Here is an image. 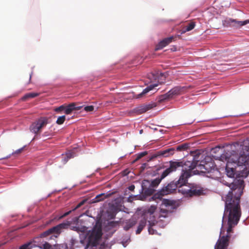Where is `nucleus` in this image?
Listing matches in <instances>:
<instances>
[{
    "label": "nucleus",
    "instance_id": "obj_15",
    "mask_svg": "<svg viewBox=\"0 0 249 249\" xmlns=\"http://www.w3.org/2000/svg\"><path fill=\"white\" fill-rule=\"evenodd\" d=\"M173 37L172 36L166 38L161 41L157 46L155 50H158L162 49L172 42Z\"/></svg>",
    "mask_w": 249,
    "mask_h": 249
},
{
    "label": "nucleus",
    "instance_id": "obj_7",
    "mask_svg": "<svg viewBox=\"0 0 249 249\" xmlns=\"http://www.w3.org/2000/svg\"><path fill=\"white\" fill-rule=\"evenodd\" d=\"M163 83H164L163 81L158 79L157 83L150 85L149 86L144 89L141 93L136 95L135 97L136 98H140L142 97L143 95L146 94L149 91L152 90L155 87H157L159 84H161Z\"/></svg>",
    "mask_w": 249,
    "mask_h": 249
},
{
    "label": "nucleus",
    "instance_id": "obj_4",
    "mask_svg": "<svg viewBox=\"0 0 249 249\" xmlns=\"http://www.w3.org/2000/svg\"><path fill=\"white\" fill-rule=\"evenodd\" d=\"M47 123L48 120L46 118H41L31 125L30 130L33 133L37 134Z\"/></svg>",
    "mask_w": 249,
    "mask_h": 249
},
{
    "label": "nucleus",
    "instance_id": "obj_31",
    "mask_svg": "<svg viewBox=\"0 0 249 249\" xmlns=\"http://www.w3.org/2000/svg\"><path fill=\"white\" fill-rule=\"evenodd\" d=\"M146 154H147V153L146 152H142L139 154L138 158V159L141 158L143 157L144 156H145Z\"/></svg>",
    "mask_w": 249,
    "mask_h": 249
},
{
    "label": "nucleus",
    "instance_id": "obj_11",
    "mask_svg": "<svg viewBox=\"0 0 249 249\" xmlns=\"http://www.w3.org/2000/svg\"><path fill=\"white\" fill-rule=\"evenodd\" d=\"M191 176L192 174L190 170L183 171L178 179V183L180 184V185H184L187 181L188 178L190 177Z\"/></svg>",
    "mask_w": 249,
    "mask_h": 249
},
{
    "label": "nucleus",
    "instance_id": "obj_3",
    "mask_svg": "<svg viewBox=\"0 0 249 249\" xmlns=\"http://www.w3.org/2000/svg\"><path fill=\"white\" fill-rule=\"evenodd\" d=\"M177 207L176 202L170 200L163 199L161 200V204L160 207V211L158 214L156 213V207L155 205H151L146 208L145 211V215L148 219V215L149 218L148 222L150 225L148 228V232L150 234H158L157 231L152 228V226L154 225L156 222V218L157 217L165 218L169 216L173 210Z\"/></svg>",
    "mask_w": 249,
    "mask_h": 249
},
{
    "label": "nucleus",
    "instance_id": "obj_34",
    "mask_svg": "<svg viewBox=\"0 0 249 249\" xmlns=\"http://www.w3.org/2000/svg\"><path fill=\"white\" fill-rule=\"evenodd\" d=\"M134 224V223H131L129 226H125L124 229L125 230H128L130 227H132Z\"/></svg>",
    "mask_w": 249,
    "mask_h": 249
},
{
    "label": "nucleus",
    "instance_id": "obj_32",
    "mask_svg": "<svg viewBox=\"0 0 249 249\" xmlns=\"http://www.w3.org/2000/svg\"><path fill=\"white\" fill-rule=\"evenodd\" d=\"M77 242V241L76 240H75L74 239H71V247L74 246L75 244Z\"/></svg>",
    "mask_w": 249,
    "mask_h": 249
},
{
    "label": "nucleus",
    "instance_id": "obj_2",
    "mask_svg": "<svg viewBox=\"0 0 249 249\" xmlns=\"http://www.w3.org/2000/svg\"><path fill=\"white\" fill-rule=\"evenodd\" d=\"M73 230L79 233L80 242L86 245V248L97 247L100 244L99 249H110V246L106 241L101 242L102 229L100 227L95 226L92 231H88V228L84 226H77L73 227Z\"/></svg>",
    "mask_w": 249,
    "mask_h": 249
},
{
    "label": "nucleus",
    "instance_id": "obj_18",
    "mask_svg": "<svg viewBox=\"0 0 249 249\" xmlns=\"http://www.w3.org/2000/svg\"><path fill=\"white\" fill-rule=\"evenodd\" d=\"M75 156V153L74 150L71 151H69V152L67 153L66 154V157L67 158H66L65 157L64 158V162L65 163L68 161V160L69 159L74 157Z\"/></svg>",
    "mask_w": 249,
    "mask_h": 249
},
{
    "label": "nucleus",
    "instance_id": "obj_8",
    "mask_svg": "<svg viewBox=\"0 0 249 249\" xmlns=\"http://www.w3.org/2000/svg\"><path fill=\"white\" fill-rule=\"evenodd\" d=\"M184 89V87H176L166 93L165 96L166 98H172L174 96L179 95L182 93Z\"/></svg>",
    "mask_w": 249,
    "mask_h": 249
},
{
    "label": "nucleus",
    "instance_id": "obj_35",
    "mask_svg": "<svg viewBox=\"0 0 249 249\" xmlns=\"http://www.w3.org/2000/svg\"><path fill=\"white\" fill-rule=\"evenodd\" d=\"M134 189V185H131V186L129 187V189L130 190H133Z\"/></svg>",
    "mask_w": 249,
    "mask_h": 249
},
{
    "label": "nucleus",
    "instance_id": "obj_39",
    "mask_svg": "<svg viewBox=\"0 0 249 249\" xmlns=\"http://www.w3.org/2000/svg\"><path fill=\"white\" fill-rule=\"evenodd\" d=\"M164 77L163 76V75H160V78H164Z\"/></svg>",
    "mask_w": 249,
    "mask_h": 249
},
{
    "label": "nucleus",
    "instance_id": "obj_38",
    "mask_svg": "<svg viewBox=\"0 0 249 249\" xmlns=\"http://www.w3.org/2000/svg\"><path fill=\"white\" fill-rule=\"evenodd\" d=\"M10 156H11V155H9L7 156L6 157L4 158V159H8V158H10Z\"/></svg>",
    "mask_w": 249,
    "mask_h": 249
},
{
    "label": "nucleus",
    "instance_id": "obj_26",
    "mask_svg": "<svg viewBox=\"0 0 249 249\" xmlns=\"http://www.w3.org/2000/svg\"><path fill=\"white\" fill-rule=\"evenodd\" d=\"M84 109L86 111H91L94 109V107L93 106H88L85 107Z\"/></svg>",
    "mask_w": 249,
    "mask_h": 249
},
{
    "label": "nucleus",
    "instance_id": "obj_1",
    "mask_svg": "<svg viewBox=\"0 0 249 249\" xmlns=\"http://www.w3.org/2000/svg\"><path fill=\"white\" fill-rule=\"evenodd\" d=\"M220 160L226 162L225 170L227 176L233 178L236 175V179L232 183H224L230 188V190L226 196H222L225 204L220 235L225 230L224 223L227 220L228 227L226 235L220 236L214 247V249H227L230 232L237 224L241 216L239 202L244 187L243 178L249 174V147L243 146L239 156L235 152L230 154L226 153L220 156Z\"/></svg>",
    "mask_w": 249,
    "mask_h": 249
},
{
    "label": "nucleus",
    "instance_id": "obj_23",
    "mask_svg": "<svg viewBox=\"0 0 249 249\" xmlns=\"http://www.w3.org/2000/svg\"><path fill=\"white\" fill-rule=\"evenodd\" d=\"M195 24L194 22L189 23L186 27L184 30V32L190 31L195 27Z\"/></svg>",
    "mask_w": 249,
    "mask_h": 249
},
{
    "label": "nucleus",
    "instance_id": "obj_21",
    "mask_svg": "<svg viewBox=\"0 0 249 249\" xmlns=\"http://www.w3.org/2000/svg\"><path fill=\"white\" fill-rule=\"evenodd\" d=\"M163 178H162V175L161 176V178H157L153 180L152 182H151V185L152 187H155L157 185H158L160 182L161 181V179H162Z\"/></svg>",
    "mask_w": 249,
    "mask_h": 249
},
{
    "label": "nucleus",
    "instance_id": "obj_22",
    "mask_svg": "<svg viewBox=\"0 0 249 249\" xmlns=\"http://www.w3.org/2000/svg\"><path fill=\"white\" fill-rule=\"evenodd\" d=\"M65 119H66V117L65 115H62L61 116H59L57 118L56 123L58 124H61L64 122Z\"/></svg>",
    "mask_w": 249,
    "mask_h": 249
},
{
    "label": "nucleus",
    "instance_id": "obj_37",
    "mask_svg": "<svg viewBox=\"0 0 249 249\" xmlns=\"http://www.w3.org/2000/svg\"><path fill=\"white\" fill-rule=\"evenodd\" d=\"M102 195H103V194H100L99 195H98L97 196H96V198H98V197H100L101 196H102Z\"/></svg>",
    "mask_w": 249,
    "mask_h": 249
},
{
    "label": "nucleus",
    "instance_id": "obj_6",
    "mask_svg": "<svg viewBox=\"0 0 249 249\" xmlns=\"http://www.w3.org/2000/svg\"><path fill=\"white\" fill-rule=\"evenodd\" d=\"M225 22H227V24H228L229 26L238 28L249 23V19H247L244 21H238L235 19L229 18L225 20Z\"/></svg>",
    "mask_w": 249,
    "mask_h": 249
},
{
    "label": "nucleus",
    "instance_id": "obj_30",
    "mask_svg": "<svg viewBox=\"0 0 249 249\" xmlns=\"http://www.w3.org/2000/svg\"><path fill=\"white\" fill-rule=\"evenodd\" d=\"M24 147L25 146H23V147L17 150L14 152H13L12 154L13 155V154H18V153H20L23 150Z\"/></svg>",
    "mask_w": 249,
    "mask_h": 249
},
{
    "label": "nucleus",
    "instance_id": "obj_36",
    "mask_svg": "<svg viewBox=\"0 0 249 249\" xmlns=\"http://www.w3.org/2000/svg\"><path fill=\"white\" fill-rule=\"evenodd\" d=\"M83 203H84L83 202H81L80 203H79V204H78V205L77 206V208L79 207L81 205H82L83 204Z\"/></svg>",
    "mask_w": 249,
    "mask_h": 249
},
{
    "label": "nucleus",
    "instance_id": "obj_20",
    "mask_svg": "<svg viewBox=\"0 0 249 249\" xmlns=\"http://www.w3.org/2000/svg\"><path fill=\"white\" fill-rule=\"evenodd\" d=\"M35 245H33L31 243L24 244L22 245L19 249H31L33 247H35Z\"/></svg>",
    "mask_w": 249,
    "mask_h": 249
},
{
    "label": "nucleus",
    "instance_id": "obj_33",
    "mask_svg": "<svg viewBox=\"0 0 249 249\" xmlns=\"http://www.w3.org/2000/svg\"><path fill=\"white\" fill-rule=\"evenodd\" d=\"M70 213H71V211H69V212H67V213H65L63 215H61V216H59V217L58 218V219H61V218H63V217H65V216H67V215H68Z\"/></svg>",
    "mask_w": 249,
    "mask_h": 249
},
{
    "label": "nucleus",
    "instance_id": "obj_9",
    "mask_svg": "<svg viewBox=\"0 0 249 249\" xmlns=\"http://www.w3.org/2000/svg\"><path fill=\"white\" fill-rule=\"evenodd\" d=\"M68 226V224L63 223L60 224L52 228H51L44 233V234H48L51 233H58L61 231V230L65 228L66 226Z\"/></svg>",
    "mask_w": 249,
    "mask_h": 249
},
{
    "label": "nucleus",
    "instance_id": "obj_13",
    "mask_svg": "<svg viewBox=\"0 0 249 249\" xmlns=\"http://www.w3.org/2000/svg\"><path fill=\"white\" fill-rule=\"evenodd\" d=\"M81 108V106H76L75 103H71L65 107V113L66 114H70L74 110H78Z\"/></svg>",
    "mask_w": 249,
    "mask_h": 249
},
{
    "label": "nucleus",
    "instance_id": "obj_28",
    "mask_svg": "<svg viewBox=\"0 0 249 249\" xmlns=\"http://www.w3.org/2000/svg\"><path fill=\"white\" fill-rule=\"evenodd\" d=\"M130 237H128L126 241L123 240L122 242L123 246L124 247H125L127 246V244L130 242Z\"/></svg>",
    "mask_w": 249,
    "mask_h": 249
},
{
    "label": "nucleus",
    "instance_id": "obj_16",
    "mask_svg": "<svg viewBox=\"0 0 249 249\" xmlns=\"http://www.w3.org/2000/svg\"><path fill=\"white\" fill-rule=\"evenodd\" d=\"M154 106L152 104L143 105L141 107H139L138 108L137 111L140 114L146 112V111L151 109Z\"/></svg>",
    "mask_w": 249,
    "mask_h": 249
},
{
    "label": "nucleus",
    "instance_id": "obj_10",
    "mask_svg": "<svg viewBox=\"0 0 249 249\" xmlns=\"http://www.w3.org/2000/svg\"><path fill=\"white\" fill-rule=\"evenodd\" d=\"M181 191L183 194L189 196L199 195L201 193V191L200 190L196 189L194 187L190 188H182Z\"/></svg>",
    "mask_w": 249,
    "mask_h": 249
},
{
    "label": "nucleus",
    "instance_id": "obj_19",
    "mask_svg": "<svg viewBox=\"0 0 249 249\" xmlns=\"http://www.w3.org/2000/svg\"><path fill=\"white\" fill-rule=\"evenodd\" d=\"M38 95L37 93H28L25 94L23 97L22 100H26L28 98H33Z\"/></svg>",
    "mask_w": 249,
    "mask_h": 249
},
{
    "label": "nucleus",
    "instance_id": "obj_29",
    "mask_svg": "<svg viewBox=\"0 0 249 249\" xmlns=\"http://www.w3.org/2000/svg\"><path fill=\"white\" fill-rule=\"evenodd\" d=\"M56 249H68V247L65 244L57 246Z\"/></svg>",
    "mask_w": 249,
    "mask_h": 249
},
{
    "label": "nucleus",
    "instance_id": "obj_17",
    "mask_svg": "<svg viewBox=\"0 0 249 249\" xmlns=\"http://www.w3.org/2000/svg\"><path fill=\"white\" fill-rule=\"evenodd\" d=\"M146 222V220L145 219H143L140 221L138 228L136 231L137 234H139L141 232L144 227L145 226Z\"/></svg>",
    "mask_w": 249,
    "mask_h": 249
},
{
    "label": "nucleus",
    "instance_id": "obj_14",
    "mask_svg": "<svg viewBox=\"0 0 249 249\" xmlns=\"http://www.w3.org/2000/svg\"><path fill=\"white\" fill-rule=\"evenodd\" d=\"M142 192L145 193H151V182L147 180H144L142 182Z\"/></svg>",
    "mask_w": 249,
    "mask_h": 249
},
{
    "label": "nucleus",
    "instance_id": "obj_24",
    "mask_svg": "<svg viewBox=\"0 0 249 249\" xmlns=\"http://www.w3.org/2000/svg\"><path fill=\"white\" fill-rule=\"evenodd\" d=\"M50 245L47 242L43 244V247L41 246L37 247V249H50Z\"/></svg>",
    "mask_w": 249,
    "mask_h": 249
},
{
    "label": "nucleus",
    "instance_id": "obj_5",
    "mask_svg": "<svg viewBox=\"0 0 249 249\" xmlns=\"http://www.w3.org/2000/svg\"><path fill=\"white\" fill-rule=\"evenodd\" d=\"M181 163L178 161L170 162V167L167 168L162 174V178H164L170 173L175 171L177 168L181 166Z\"/></svg>",
    "mask_w": 249,
    "mask_h": 249
},
{
    "label": "nucleus",
    "instance_id": "obj_27",
    "mask_svg": "<svg viewBox=\"0 0 249 249\" xmlns=\"http://www.w3.org/2000/svg\"><path fill=\"white\" fill-rule=\"evenodd\" d=\"M65 106L64 105H62V106L59 107H58L56 108L54 110H55V111H56L57 112H59L61 111V110H65Z\"/></svg>",
    "mask_w": 249,
    "mask_h": 249
},
{
    "label": "nucleus",
    "instance_id": "obj_12",
    "mask_svg": "<svg viewBox=\"0 0 249 249\" xmlns=\"http://www.w3.org/2000/svg\"><path fill=\"white\" fill-rule=\"evenodd\" d=\"M197 168L201 170L202 172H211L212 169H214V167L212 162L207 163L205 165L199 164L197 166Z\"/></svg>",
    "mask_w": 249,
    "mask_h": 249
},
{
    "label": "nucleus",
    "instance_id": "obj_40",
    "mask_svg": "<svg viewBox=\"0 0 249 249\" xmlns=\"http://www.w3.org/2000/svg\"><path fill=\"white\" fill-rule=\"evenodd\" d=\"M142 130H141L140 131V134H142Z\"/></svg>",
    "mask_w": 249,
    "mask_h": 249
},
{
    "label": "nucleus",
    "instance_id": "obj_25",
    "mask_svg": "<svg viewBox=\"0 0 249 249\" xmlns=\"http://www.w3.org/2000/svg\"><path fill=\"white\" fill-rule=\"evenodd\" d=\"M171 151V149H168L163 151L161 152V155H163L164 157H167L170 154L169 153Z\"/></svg>",
    "mask_w": 249,
    "mask_h": 249
}]
</instances>
